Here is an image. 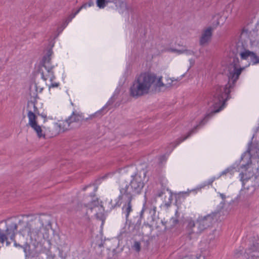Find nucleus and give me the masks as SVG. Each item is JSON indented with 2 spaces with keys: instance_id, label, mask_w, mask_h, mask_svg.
Masks as SVG:
<instances>
[{
  "instance_id": "1",
  "label": "nucleus",
  "mask_w": 259,
  "mask_h": 259,
  "mask_svg": "<svg viewBox=\"0 0 259 259\" xmlns=\"http://www.w3.org/2000/svg\"><path fill=\"white\" fill-rule=\"evenodd\" d=\"M227 69L228 83L225 86L215 87L212 101L209 103L213 109L211 113L205 117L203 120L206 119L210 114L218 113L222 110L225 102L229 98L232 89L235 86L244 68L240 67L238 58H233L231 63L227 67Z\"/></svg>"
},
{
  "instance_id": "2",
  "label": "nucleus",
  "mask_w": 259,
  "mask_h": 259,
  "mask_svg": "<svg viewBox=\"0 0 259 259\" xmlns=\"http://www.w3.org/2000/svg\"><path fill=\"white\" fill-rule=\"evenodd\" d=\"M166 82L162 81V76L154 73L144 72L138 76L130 88V94L134 97H139L148 94L150 91L161 92L174 85L177 80L167 77Z\"/></svg>"
},
{
  "instance_id": "3",
  "label": "nucleus",
  "mask_w": 259,
  "mask_h": 259,
  "mask_svg": "<svg viewBox=\"0 0 259 259\" xmlns=\"http://www.w3.org/2000/svg\"><path fill=\"white\" fill-rule=\"evenodd\" d=\"M127 168L128 171L133 172L130 176V182H124L120 184V194L115 199V202L113 203L111 199L108 201L110 209L119 207L121 204V201L124 197H134L141 194L143 191L146 182V172L144 170L135 171L136 168L133 166L128 167Z\"/></svg>"
},
{
  "instance_id": "4",
  "label": "nucleus",
  "mask_w": 259,
  "mask_h": 259,
  "mask_svg": "<svg viewBox=\"0 0 259 259\" xmlns=\"http://www.w3.org/2000/svg\"><path fill=\"white\" fill-rule=\"evenodd\" d=\"M21 225L22 229L20 230V233L24 237H29L31 240L35 241H39L42 238L50 242L49 229L44 226L40 217Z\"/></svg>"
},
{
  "instance_id": "5",
  "label": "nucleus",
  "mask_w": 259,
  "mask_h": 259,
  "mask_svg": "<svg viewBox=\"0 0 259 259\" xmlns=\"http://www.w3.org/2000/svg\"><path fill=\"white\" fill-rule=\"evenodd\" d=\"M217 212H213L205 215L200 214L195 221L192 218H187L185 223L186 230L190 235L197 236L209 228L212 224Z\"/></svg>"
},
{
  "instance_id": "6",
  "label": "nucleus",
  "mask_w": 259,
  "mask_h": 259,
  "mask_svg": "<svg viewBox=\"0 0 259 259\" xmlns=\"http://www.w3.org/2000/svg\"><path fill=\"white\" fill-rule=\"evenodd\" d=\"M100 111L96 112L95 114H92L89 117L84 118L83 113L73 111L70 116L66 120L60 121L58 123L60 131H65L79 127L83 121H87L92 119L96 115L98 114Z\"/></svg>"
},
{
  "instance_id": "7",
  "label": "nucleus",
  "mask_w": 259,
  "mask_h": 259,
  "mask_svg": "<svg viewBox=\"0 0 259 259\" xmlns=\"http://www.w3.org/2000/svg\"><path fill=\"white\" fill-rule=\"evenodd\" d=\"M52 54V50L51 49L49 50L42 60V65L40 68L39 72L41 74V78L45 81L49 79L50 81H53L55 79L53 71L55 66L51 64Z\"/></svg>"
},
{
  "instance_id": "8",
  "label": "nucleus",
  "mask_w": 259,
  "mask_h": 259,
  "mask_svg": "<svg viewBox=\"0 0 259 259\" xmlns=\"http://www.w3.org/2000/svg\"><path fill=\"white\" fill-rule=\"evenodd\" d=\"M6 229L5 230H0V248L6 242V246H9L11 241L14 240L15 233L17 229V225L11 220L6 222Z\"/></svg>"
},
{
  "instance_id": "9",
  "label": "nucleus",
  "mask_w": 259,
  "mask_h": 259,
  "mask_svg": "<svg viewBox=\"0 0 259 259\" xmlns=\"http://www.w3.org/2000/svg\"><path fill=\"white\" fill-rule=\"evenodd\" d=\"M249 162L247 161L246 164H242L241 168L243 169L240 174V181L242 182V184L244 185L245 183L253 176V172L252 171V168L250 167Z\"/></svg>"
},
{
  "instance_id": "10",
  "label": "nucleus",
  "mask_w": 259,
  "mask_h": 259,
  "mask_svg": "<svg viewBox=\"0 0 259 259\" xmlns=\"http://www.w3.org/2000/svg\"><path fill=\"white\" fill-rule=\"evenodd\" d=\"M28 117L29 119V125L36 132L37 136L41 137L43 136L41 127L37 124L36 118V116L31 111L28 112Z\"/></svg>"
},
{
  "instance_id": "11",
  "label": "nucleus",
  "mask_w": 259,
  "mask_h": 259,
  "mask_svg": "<svg viewBox=\"0 0 259 259\" xmlns=\"http://www.w3.org/2000/svg\"><path fill=\"white\" fill-rule=\"evenodd\" d=\"M134 197L130 198V197H124V199H122L121 202L124 203L122 211V213L125 215V217L126 220V222L128 221V217L131 212L133 210V205L132 204V201Z\"/></svg>"
},
{
  "instance_id": "12",
  "label": "nucleus",
  "mask_w": 259,
  "mask_h": 259,
  "mask_svg": "<svg viewBox=\"0 0 259 259\" xmlns=\"http://www.w3.org/2000/svg\"><path fill=\"white\" fill-rule=\"evenodd\" d=\"M241 58L242 59H249L250 63L252 65H256L259 63V56H257L255 53L251 52L249 50H245L240 53Z\"/></svg>"
},
{
  "instance_id": "13",
  "label": "nucleus",
  "mask_w": 259,
  "mask_h": 259,
  "mask_svg": "<svg viewBox=\"0 0 259 259\" xmlns=\"http://www.w3.org/2000/svg\"><path fill=\"white\" fill-rule=\"evenodd\" d=\"M144 212V208L141 211L140 216H137L133 221H131L128 226V231L131 233L137 232L141 225V218Z\"/></svg>"
},
{
  "instance_id": "14",
  "label": "nucleus",
  "mask_w": 259,
  "mask_h": 259,
  "mask_svg": "<svg viewBox=\"0 0 259 259\" xmlns=\"http://www.w3.org/2000/svg\"><path fill=\"white\" fill-rule=\"evenodd\" d=\"M213 29V27L209 26L203 31L200 38V45L204 46L208 43L211 39L212 31Z\"/></svg>"
},
{
  "instance_id": "15",
  "label": "nucleus",
  "mask_w": 259,
  "mask_h": 259,
  "mask_svg": "<svg viewBox=\"0 0 259 259\" xmlns=\"http://www.w3.org/2000/svg\"><path fill=\"white\" fill-rule=\"evenodd\" d=\"M247 153L248 154V156L247 157V161L250 162V157L259 156V149L258 146L257 145H252L251 142H250L247 150Z\"/></svg>"
},
{
  "instance_id": "16",
  "label": "nucleus",
  "mask_w": 259,
  "mask_h": 259,
  "mask_svg": "<svg viewBox=\"0 0 259 259\" xmlns=\"http://www.w3.org/2000/svg\"><path fill=\"white\" fill-rule=\"evenodd\" d=\"M255 252H259V244L257 242L253 243L252 246L249 247L245 251L248 257L259 256L258 254L254 253Z\"/></svg>"
},
{
  "instance_id": "17",
  "label": "nucleus",
  "mask_w": 259,
  "mask_h": 259,
  "mask_svg": "<svg viewBox=\"0 0 259 259\" xmlns=\"http://www.w3.org/2000/svg\"><path fill=\"white\" fill-rule=\"evenodd\" d=\"M200 125H196L193 130H192L191 131L189 132L187 136L185 137L184 138H181L178 140L176 142V144L175 143H171L170 144L169 146L170 147H172V149H171V151L178 145H179L181 142L184 141L185 140L187 139L188 137H189L192 134L195 133V130Z\"/></svg>"
},
{
  "instance_id": "18",
  "label": "nucleus",
  "mask_w": 259,
  "mask_h": 259,
  "mask_svg": "<svg viewBox=\"0 0 259 259\" xmlns=\"http://www.w3.org/2000/svg\"><path fill=\"white\" fill-rule=\"evenodd\" d=\"M42 88H38L35 83H32L30 86V94L32 97L37 96L38 93H41L42 91Z\"/></svg>"
},
{
  "instance_id": "19",
  "label": "nucleus",
  "mask_w": 259,
  "mask_h": 259,
  "mask_svg": "<svg viewBox=\"0 0 259 259\" xmlns=\"http://www.w3.org/2000/svg\"><path fill=\"white\" fill-rule=\"evenodd\" d=\"M235 171H236V170L234 167H228L227 168H226V169L223 170L217 178H219L221 176L227 175L228 174L232 176L234 174V173Z\"/></svg>"
},
{
  "instance_id": "20",
  "label": "nucleus",
  "mask_w": 259,
  "mask_h": 259,
  "mask_svg": "<svg viewBox=\"0 0 259 259\" xmlns=\"http://www.w3.org/2000/svg\"><path fill=\"white\" fill-rule=\"evenodd\" d=\"M178 223H179V220L177 218V217H172L169 221V228H174L175 227H176L177 226V225L178 224Z\"/></svg>"
},
{
  "instance_id": "21",
  "label": "nucleus",
  "mask_w": 259,
  "mask_h": 259,
  "mask_svg": "<svg viewBox=\"0 0 259 259\" xmlns=\"http://www.w3.org/2000/svg\"><path fill=\"white\" fill-rule=\"evenodd\" d=\"M177 52L179 54H185L188 56L194 55V52L190 50H177Z\"/></svg>"
},
{
  "instance_id": "22",
  "label": "nucleus",
  "mask_w": 259,
  "mask_h": 259,
  "mask_svg": "<svg viewBox=\"0 0 259 259\" xmlns=\"http://www.w3.org/2000/svg\"><path fill=\"white\" fill-rule=\"evenodd\" d=\"M106 0H97V5L100 8H104L105 7Z\"/></svg>"
},
{
  "instance_id": "23",
  "label": "nucleus",
  "mask_w": 259,
  "mask_h": 259,
  "mask_svg": "<svg viewBox=\"0 0 259 259\" xmlns=\"http://www.w3.org/2000/svg\"><path fill=\"white\" fill-rule=\"evenodd\" d=\"M133 248L134 249L137 251H139L140 250V249H141V244L139 242H135L134 243V244L133 245Z\"/></svg>"
},
{
  "instance_id": "24",
  "label": "nucleus",
  "mask_w": 259,
  "mask_h": 259,
  "mask_svg": "<svg viewBox=\"0 0 259 259\" xmlns=\"http://www.w3.org/2000/svg\"><path fill=\"white\" fill-rule=\"evenodd\" d=\"M220 16L219 15H215L213 19L216 20L217 22L215 24L213 23V27H216L218 25L220 24L219 19H220Z\"/></svg>"
},
{
  "instance_id": "25",
  "label": "nucleus",
  "mask_w": 259,
  "mask_h": 259,
  "mask_svg": "<svg viewBox=\"0 0 259 259\" xmlns=\"http://www.w3.org/2000/svg\"><path fill=\"white\" fill-rule=\"evenodd\" d=\"M87 7V4H84L83 5H82L80 8L78 9V10L74 13H72L73 14H74V16H75L78 13H79V12L81 11L82 9H85Z\"/></svg>"
},
{
  "instance_id": "26",
  "label": "nucleus",
  "mask_w": 259,
  "mask_h": 259,
  "mask_svg": "<svg viewBox=\"0 0 259 259\" xmlns=\"http://www.w3.org/2000/svg\"><path fill=\"white\" fill-rule=\"evenodd\" d=\"M75 17V16H74V14H71V15H70L66 20L67 24H68L70 22H71L72 19H73Z\"/></svg>"
},
{
  "instance_id": "27",
  "label": "nucleus",
  "mask_w": 259,
  "mask_h": 259,
  "mask_svg": "<svg viewBox=\"0 0 259 259\" xmlns=\"http://www.w3.org/2000/svg\"><path fill=\"white\" fill-rule=\"evenodd\" d=\"M50 82H51V84L50 85H49V87L50 88H57L59 85V83H58V82H53V81H50Z\"/></svg>"
},
{
  "instance_id": "28",
  "label": "nucleus",
  "mask_w": 259,
  "mask_h": 259,
  "mask_svg": "<svg viewBox=\"0 0 259 259\" xmlns=\"http://www.w3.org/2000/svg\"><path fill=\"white\" fill-rule=\"evenodd\" d=\"M29 247V245L27 243H25L23 245H21V248H22L24 252L26 253L27 248Z\"/></svg>"
},
{
  "instance_id": "29",
  "label": "nucleus",
  "mask_w": 259,
  "mask_h": 259,
  "mask_svg": "<svg viewBox=\"0 0 259 259\" xmlns=\"http://www.w3.org/2000/svg\"><path fill=\"white\" fill-rule=\"evenodd\" d=\"M189 259H205V257L204 256H202V255H199L198 256H192L191 258H189Z\"/></svg>"
},
{
  "instance_id": "30",
  "label": "nucleus",
  "mask_w": 259,
  "mask_h": 259,
  "mask_svg": "<svg viewBox=\"0 0 259 259\" xmlns=\"http://www.w3.org/2000/svg\"><path fill=\"white\" fill-rule=\"evenodd\" d=\"M255 180L256 183L259 185V172H258L255 176Z\"/></svg>"
},
{
  "instance_id": "31",
  "label": "nucleus",
  "mask_w": 259,
  "mask_h": 259,
  "mask_svg": "<svg viewBox=\"0 0 259 259\" xmlns=\"http://www.w3.org/2000/svg\"><path fill=\"white\" fill-rule=\"evenodd\" d=\"M215 180V177L211 178L210 179H209L208 181L207 184L208 185L211 184Z\"/></svg>"
},
{
  "instance_id": "32",
  "label": "nucleus",
  "mask_w": 259,
  "mask_h": 259,
  "mask_svg": "<svg viewBox=\"0 0 259 259\" xmlns=\"http://www.w3.org/2000/svg\"><path fill=\"white\" fill-rule=\"evenodd\" d=\"M118 0H106V3H116Z\"/></svg>"
},
{
  "instance_id": "33",
  "label": "nucleus",
  "mask_w": 259,
  "mask_h": 259,
  "mask_svg": "<svg viewBox=\"0 0 259 259\" xmlns=\"http://www.w3.org/2000/svg\"><path fill=\"white\" fill-rule=\"evenodd\" d=\"M14 242V246L15 247H21V245H20L19 244H18L15 241V239L13 241Z\"/></svg>"
},
{
  "instance_id": "34",
  "label": "nucleus",
  "mask_w": 259,
  "mask_h": 259,
  "mask_svg": "<svg viewBox=\"0 0 259 259\" xmlns=\"http://www.w3.org/2000/svg\"><path fill=\"white\" fill-rule=\"evenodd\" d=\"M219 195L223 199H225L226 198V196L224 194L219 193Z\"/></svg>"
},
{
  "instance_id": "35",
  "label": "nucleus",
  "mask_w": 259,
  "mask_h": 259,
  "mask_svg": "<svg viewBox=\"0 0 259 259\" xmlns=\"http://www.w3.org/2000/svg\"><path fill=\"white\" fill-rule=\"evenodd\" d=\"M246 155V153H244L241 156V159L243 160L244 158H245V156Z\"/></svg>"
},
{
  "instance_id": "36",
  "label": "nucleus",
  "mask_w": 259,
  "mask_h": 259,
  "mask_svg": "<svg viewBox=\"0 0 259 259\" xmlns=\"http://www.w3.org/2000/svg\"><path fill=\"white\" fill-rule=\"evenodd\" d=\"M95 209V208H89V210H90L91 211H93V210H94Z\"/></svg>"
},
{
  "instance_id": "37",
  "label": "nucleus",
  "mask_w": 259,
  "mask_h": 259,
  "mask_svg": "<svg viewBox=\"0 0 259 259\" xmlns=\"http://www.w3.org/2000/svg\"><path fill=\"white\" fill-rule=\"evenodd\" d=\"M91 6H92V5L91 4H87V7L88 6L90 7Z\"/></svg>"
},
{
  "instance_id": "38",
  "label": "nucleus",
  "mask_w": 259,
  "mask_h": 259,
  "mask_svg": "<svg viewBox=\"0 0 259 259\" xmlns=\"http://www.w3.org/2000/svg\"><path fill=\"white\" fill-rule=\"evenodd\" d=\"M203 120H202V121H201L200 123V125H201V124H202V123H203Z\"/></svg>"
},
{
  "instance_id": "39",
  "label": "nucleus",
  "mask_w": 259,
  "mask_h": 259,
  "mask_svg": "<svg viewBox=\"0 0 259 259\" xmlns=\"http://www.w3.org/2000/svg\"><path fill=\"white\" fill-rule=\"evenodd\" d=\"M155 209H156V207H155L154 208V211L155 210Z\"/></svg>"
}]
</instances>
